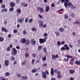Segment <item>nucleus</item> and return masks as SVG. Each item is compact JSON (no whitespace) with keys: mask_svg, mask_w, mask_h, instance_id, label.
Here are the masks:
<instances>
[{"mask_svg":"<svg viewBox=\"0 0 80 80\" xmlns=\"http://www.w3.org/2000/svg\"><path fill=\"white\" fill-rule=\"evenodd\" d=\"M66 57H68L67 58V59H66V58H64V62H68V60H69V58H71L70 60V63L71 65H73V63L72 62H74V59L75 58V57H73L69 55H66L65 56Z\"/></svg>","mask_w":80,"mask_h":80,"instance_id":"nucleus-1","label":"nucleus"},{"mask_svg":"<svg viewBox=\"0 0 80 80\" xmlns=\"http://www.w3.org/2000/svg\"><path fill=\"white\" fill-rule=\"evenodd\" d=\"M64 5L65 7H67L68 6L69 8H72V9H74L76 8V7H75V6H74L73 5V4L71 2H68V3L64 2Z\"/></svg>","mask_w":80,"mask_h":80,"instance_id":"nucleus-2","label":"nucleus"},{"mask_svg":"<svg viewBox=\"0 0 80 80\" xmlns=\"http://www.w3.org/2000/svg\"><path fill=\"white\" fill-rule=\"evenodd\" d=\"M39 43L40 44H42V43H44L45 42H46V40L45 39L40 38L39 39Z\"/></svg>","mask_w":80,"mask_h":80,"instance_id":"nucleus-3","label":"nucleus"},{"mask_svg":"<svg viewBox=\"0 0 80 80\" xmlns=\"http://www.w3.org/2000/svg\"><path fill=\"white\" fill-rule=\"evenodd\" d=\"M12 51L13 55H15L17 53V50L15 48H12Z\"/></svg>","mask_w":80,"mask_h":80,"instance_id":"nucleus-4","label":"nucleus"},{"mask_svg":"<svg viewBox=\"0 0 80 80\" xmlns=\"http://www.w3.org/2000/svg\"><path fill=\"white\" fill-rule=\"evenodd\" d=\"M30 43L32 45H36V41L34 39L30 40Z\"/></svg>","mask_w":80,"mask_h":80,"instance_id":"nucleus-5","label":"nucleus"},{"mask_svg":"<svg viewBox=\"0 0 80 80\" xmlns=\"http://www.w3.org/2000/svg\"><path fill=\"white\" fill-rule=\"evenodd\" d=\"M38 10L39 11L40 13H43L44 12V9L43 8H41L40 7H39L38 8Z\"/></svg>","mask_w":80,"mask_h":80,"instance_id":"nucleus-6","label":"nucleus"},{"mask_svg":"<svg viewBox=\"0 0 80 80\" xmlns=\"http://www.w3.org/2000/svg\"><path fill=\"white\" fill-rule=\"evenodd\" d=\"M40 68H34L32 70V73H35L37 72H38L39 70H40Z\"/></svg>","mask_w":80,"mask_h":80,"instance_id":"nucleus-7","label":"nucleus"},{"mask_svg":"<svg viewBox=\"0 0 80 80\" xmlns=\"http://www.w3.org/2000/svg\"><path fill=\"white\" fill-rule=\"evenodd\" d=\"M61 72H60V71H59L58 72V73H57L58 75L57 77L59 79L61 78H62V75H61Z\"/></svg>","mask_w":80,"mask_h":80,"instance_id":"nucleus-8","label":"nucleus"},{"mask_svg":"<svg viewBox=\"0 0 80 80\" xmlns=\"http://www.w3.org/2000/svg\"><path fill=\"white\" fill-rule=\"evenodd\" d=\"M42 77L43 78H47V75L45 73L44 71L42 72Z\"/></svg>","mask_w":80,"mask_h":80,"instance_id":"nucleus-9","label":"nucleus"},{"mask_svg":"<svg viewBox=\"0 0 80 80\" xmlns=\"http://www.w3.org/2000/svg\"><path fill=\"white\" fill-rule=\"evenodd\" d=\"M20 42L21 43H24L27 42V40L25 38H22L21 39Z\"/></svg>","mask_w":80,"mask_h":80,"instance_id":"nucleus-10","label":"nucleus"},{"mask_svg":"<svg viewBox=\"0 0 80 80\" xmlns=\"http://www.w3.org/2000/svg\"><path fill=\"white\" fill-rule=\"evenodd\" d=\"M23 21H24V18H22L20 19H19L18 20V22L20 23H22Z\"/></svg>","mask_w":80,"mask_h":80,"instance_id":"nucleus-11","label":"nucleus"},{"mask_svg":"<svg viewBox=\"0 0 80 80\" xmlns=\"http://www.w3.org/2000/svg\"><path fill=\"white\" fill-rule=\"evenodd\" d=\"M2 32H8V30L4 27H2L1 28Z\"/></svg>","mask_w":80,"mask_h":80,"instance_id":"nucleus-12","label":"nucleus"},{"mask_svg":"<svg viewBox=\"0 0 80 80\" xmlns=\"http://www.w3.org/2000/svg\"><path fill=\"white\" fill-rule=\"evenodd\" d=\"M64 47H66L65 50H67V51H68V50H70V48L68 46V45L67 44H65L64 45Z\"/></svg>","mask_w":80,"mask_h":80,"instance_id":"nucleus-13","label":"nucleus"},{"mask_svg":"<svg viewBox=\"0 0 80 80\" xmlns=\"http://www.w3.org/2000/svg\"><path fill=\"white\" fill-rule=\"evenodd\" d=\"M50 6H47L46 7L45 12H49V10H50Z\"/></svg>","mask_w":80,"mask_h":80,"instance_id":"nucleus-14","label":"nucleus"},{"mask_svg":"<svg viewBox=\"0 0 80 80\" xmlns=\"http://www.w3.org/2000/svg\"><path fill=\"white\" fill-rule=\"evenodd\" d=\"M10 6L11 7H14L15 6V3L13 2H11L10 3Z\"/></svg>","mask_w":80,"mask_h":80,"instance_id":"nucleus-15","label":"nucleus"},{"mask_svg":"<svg viewBox=\"0 0 80 80\" xmlns=\"http://www.w3.org/2000/svg\"><path fill=\"white\" fill-rule=\"evenodd\" d=\"M5 66H8L9 65V61L8 60H5L4 61Z\"/></svg>","mask_w":80,"mask_h":80,"instance_id":"nucleus-16","label":"nucleus"},{"mask_svg":"<svg viewBox=\"0 0 80 80\" xmlns=\"http://www.w3.org/2000/svg\"><path fill=\"white\" fill-rule=\"evenodd\" d=\"M61 3H68L69 2V0H59V1H60Z\"/></svg>","mask_w":80,"mask_h":80,"instance_id":"nucleus-17","label":"nucleus"},{"mask_svg":"<svg viewBox=\"0 0 80 80\" xmlns=\"http://www.w3.org/2000/svg\"><path fill=\"white\" fill-rule=\"evenodd\" d=\"M50 73L52 76H53L54 74V71H53V68H52L51 69Z\"/></svg>","mask_w":80,"mask_h":80,"instance_id":"nucleus-18","label":"nucleus"},{"mask_svg":"<svg viewBox=\"0 0 80 80\" xmlns=\"http://www.w3.org/2000/svg\"><path fill=\"white\" fill-rule=\"evenodd\" d=\"M48 34L47 33H45L43 35V36L44 37V39H45V40H46V39H47L48 38Z\"/></svg>","mask_w":80,"mask_h":80,"instance_id":"nucleus-19","label":"nucleus"},{"mask_svg":"<svg viewBox=\"0 0 80 80\" xmlns=\"http://www.w3.org/2000/svg\"><path fill=\"white\" fill-rule=\"evenodd\" d=\"M27 78L28 77L27 76H22L21 79L22 80H26L27 79Z\"/></svg>","mask_w":80,"mask_h":80,"instance_id":"nucleus-20","label":"nucleus"},{"mask_svg":"<svg viewBox=\"0 0 80 80\" xmlns=\"http://www.w3.org/2000/svg\"><path fill=\"white\" fill-rule=\"evenodd\" d=\"M42 48V46L40 45L38 47V49L39 51H41Z\"/></svg>","mask_w":80,"mask_h":80,"instance_id":"nucleus-21","label":"nucleus"},{"mask_svg":"<svg viewBox=\"0 0 80 80\" xmlns=\"http://www.w3.org/2000/svg\"><path fill=\"white\" fill-rule=\"evenodd\" d=\"M31 30L33 32H36L37 30V29L35 27L32 28L31 29Z\"/></svg>","mask_w":80,"mask_h":80,"instance_id":"nucleus-22","label":"nucleus"},{"mask_svg":"<svg viewBox=\"0 0 80 80\" xmlns=\"http://www.w3.org/2000/svg\"><path fill=\"white\" fill-rule=\"evenodd\" d=\"M15 60V57L13 56H12L11 57L10 60H11V61H14Z\"/></svg>","mask_w":80,"mask_h":80,"instance_id":"nucleus-23","label":"nucleus"},{"mask_svg":"<svg viewBox=\"0 0 80 80\" xmlns=\"http://www.w3.org/2000/svg\"><path fill=\"white\" fill-rule=\"evenodd\" d=\"M7 11L8 10L7 8H5L1 10V12H7Z\"/></svg>","mask_w":80,"mask_h":80,"instance_id":"nucleus-24","label":"nucleus"},{"mask_svg":"<svg viewBox=\"0 0 80 80\" xmlns=\"http://www.w3.org/2000/svg\"><path fill=\"white\" fill-rule=\"evenodd\" d=\"M39 25L40 26V27H43V21H41V22Z\"/></svg>","mask_w":80,"mask_h":80,"instance_id":"nucleus-25","label":"nucleus"},{"mask_svg":"<svg viewBox=\"0 0 80 80\" xmlns=\"http://www.w3.org/2000/svg\"><path fill=\"white\" fill-rule=\"evenodd\" d=\"M4 41V38L2 37H0V42H3Z\"/></svg>","mask_w":80,"mask_h":80,"instance_id":"nucleus-26","label":"nucleus"},{"mask_svg":"<svg viewBox=\"0 0 80 80\" xmlns=\"http://www.w3.org/2000/svg\"><path fill=\"white\" fill-rule=\"evenodd\" d=\"M75 71L73 70H71L69 71V73H71V74H73V73H74Z\"/></svg>","mask_w":80,"mask_h":80,"instance_id":"nucleus-27","label":"nucleus"},{"mask_svg":"<svg viewBox=\"0 0 80 80\" xmlns=\"http://www.w3.org/2000/svg\"><path fill=\"white\" fill-rule=\"evenodd\" d=\"M30 44V40L29 39H28L27 40V42L26 43V45H28Z\"/></svg>","mask_w":80,"mask_h":80,"instance_id":"nucleus-28","label":"nucleus"},{"mask_svg":"<svg viewBox=\"0 0 80 80\" xmlns=\"http://www.w3.org/2000/svg\"><path fill=\"white\" fill-rule=\"evenodd\" d=\"M75 64H76V65H80V63L79 62V61H76L75 62Z\"/></svg>","mask_w":80,"mask_h":80,"instance_id":"nucleus-29","label":"nucleus"},{"mask_svg":"<svg viewBox=\"0 0 80 80\" xmlns=\"http://www.w3.org/2000/svg\"><path fill=\"white\" fill-rule=\"evenodd\" d=\"M32 56L33 57H34V58H36V57H37V54H36L35 53H33L32 54Z\"/></svg>","mask_w":80,"mask_h":80,"instance_id":"nucleus-30","label":"nucleus"},{"mask_svg":"<svg viewBox=\"0 0 80 80\" xmlns=\"http://www.w3.org/2000/svg\"><path fill=\"white\" fill-rule=\"evenodd\" d=\"M21 12H22V11L21 10V9L20 8L18 9L17 10V12L18 13H21Z\"/></svg>","mask_w":80,"mask_h":80,"instance_id":"nucleus-31","label":"nucleus"},{"mask_svg":"<svg viewBox=\"0 0 80 80\" xmlns=\"http://www.w3.org/2000/svg\"><path fill=\"white\" fill-rule=\"evenodd\" d=\"M64 17L65 19H68V15L67 14H65L64 16Z\"/></svg>","mask_w":80,"mask_h":80,"instance_id":"nucleus-32","label":"nucleus"},{"mask_svg":"<svg viewBox=\"0 0 80 80\" xmlns=\"http://www.w3.org/2000/svg\"><path fill=\"white\" fill-rule=\"evenodd\" d=\"M43 50L44 52V53H47V48L46 47H45L43 48Z\"/></svg>","mask_w":80,"mask_h":80,"instance_id":"nucleus-33","label":"nucleus"},{"mask_svg":"<svg viewBox=\"0 0 80 80\" xmlns=\"http://www.w3.org/2000/svg\"><path fill=\"white\" fill-rule=\"evenodd\" d=\"M55 33H56V35H57V36H58L59 35H60V32L58 31H56L55 32Z\"/></svg>","mask_w":80,"mask_h":80,"instance_id":"nucleus-34","label":"nucleus"},{"mask_svg":"<svg viewBox=\"0 0 80 80\" xmlns=\"http://www.w3.org/2000/svg\"><path fill=\"white\" fill-rule=\"evenodd\" d=\"M59 31L61 32H63L64 31V29L63 28H59Z\"/></svg>","mask_w":80,"mask_h":80,"instance_id":"nucleus-35","label":"nucleus"},{"mask_svg":"<svg viewBox=\"0 0 80 80\" xmlns=\"http://www.w3.org/2000/svg\"><path fill=\"white\" fill-rule=\"evenodd\" d=\"M46 75H49V72L47 70H45V72Z\"/></svg>","mask_w":80,"mask_h":80,"instance_id":"nucleus-36","label":"nucleus"},{"mask_svg":"<svg viewBox=\"0 0 80 80\" xmlns=\"http://www.w3.org/2000/svg\"><path fill=\"white\" fill-rule=\"evenodd\" d=\"M71 16L72 17V18H75V14H74V13H72L71 14Z\"/></svg>","mask_w":80,"mask_h":80,"instance_id":"nucleus-37","label":"nucleus"},{"mask_svg":"<svg viewBox=\"0 0 80 80\" xmlns=\"http://www.w3.org/2000/svg\"><path fill=\"white\" fill-rule=\"evenodd\" d=\"M26 63V61H24L22 62V65H25V63Z\"/></svg>","mask_w":80,"mask_h":80,"instance_id":"nucleus-38","label":"nucleus"},{"mask_svg":"<svg viewBox=\"0 0 80 80\" xmlns=\"http://www.w3.org/2000/svg\"><path fill=\"white\" fill-rule=\"evenodd\" d=\"M9 10L10 12H12V11H13V10H14V9L13 8L11 7L9 9Z\"/></svg>","mask_w":80,"mask_h":80,"instance_id":"nucleus-39","label":"nucleus"},{"mask_svg":"<svg viewBox=\"0 0 80 80\" xmlns=\"http://www.w3.org/2000/svg\"><path fill=\"white\" fill-rule=\"evenodd\" d=\"M25 57H29V54L28 53H26L25 54Z\"/></svg>","mask_w":80,"mask_h":80,"instance_id":"nucleus-40","label":"nucleus"},{"mask_svg":"<svg viewBox=\"0 0 80 80\" xmlns=\"http://www.w3.org/2000/svg\"><path fill=\"white\" fill-rule=\"evenodd\" d=\"M32 22H33V19L32 18H31V19H30L28 21V22L29 23H32Z\"/></svg>","mask_w":80,"mask_h":80,"instance_id":"nucleus-41","label":"nucleus"},{"mask_svg":"<svg viewBox=\"0 0 80 80\" xmlns=\"http://www.w3.org/2000/svg\"><path fill=\"white\" fill-rule=\"evenodd\" d=\"M47 60V58L46 57H44L42 58V60L43 61H45Z\"/></svg>","mask_w":80,"mask_h":80,"instance_id":"nucleus-42","label":"nucleus"},{"mask_svg":"<svg viewBox=\"0 0 80 80\" xmlns=\"http://www.w3.org/2000/svg\"><path fill=\"white\" fill-rule=\"evenodd\" d=\"M10 48L9 47H8L7 49V52H10Z\"/></svg>","mask_w":80,"mask_h":80,"instance_id":"nucleus-43","label":"nucleus"},{"mask_svg":"<svg viewBox=\"0 0 80 80\" xmlns=\"http://www.w3.org/2000/svg\"><path fill=\"white\" fill-rule=\"evenodd\" d=\"M38 16L40 18H41V19H42V18H43V17L42 16V15L40 14H38Z\"/></svg>","mask_w":80,"mask_h":80,"instance_id":"nucleus-44","label":"nucleus"},{"mask_svg":"<svg viewBox=\"0 0 80 80\" xmlns=\"http://www.w3.org/2000/svg\"><path fill=\"white\" fill-rule=\"evenodd\" d=\"M34 62H35V59H33L31 62V63H32V65H34Z\"/></svg>","mask_w":80,"mask_h":80,"instance_id":"nucleus-45","label":"nucleus"},{"mask_svg":"<svg viewBox=\"0 0 80 80\" xmlns=\"http://www.w3.org/2000/svg\"><path fill=\"white\" fill-rule=\"evenodd\" d=\"M57 45L58 46H60V45H61V42H60V41L58 42Z\"/></svg>","mask_w":80,"mask_h":80,"instance_id":"nucleus-46","label":"nucleus"},{"mask_svg":"<svg viewBox=\"0 0 80 80\" xmlns=\"http://www.w3.org/2000/svg\"><path fill=\"white\" fill-rule=\"evenodd\" d=\"M9 75H10V74L8 72H7L5 74V75L6 76H9Z\"/></svg>","mask_w":80,"mask_h":80,"instance_id":"nucleus-47","label":"nucleus"},{"mask_svg":"<svg viewBox=\"0 0 80 80\" xmlns=\"http://www.w3.org/2000/svg\"><path fill=\"white\" fill-rule=\"evenodd\" d=\"M13 32L14 33H17V29H14L13 30Z\"/></svg>","mask_w":80,"mask_h":80,"instance_id":"nucleus-48","label":"nucleus"},{"mask_svg":"<svg viewBox=\"0 0 80 80\" xmlns=\"http://www.w3.org/2000/svg\"><path fill=\"white\" fill-rule=\"evenodd\" d=\"M22 33H23V34L24 35H25V34H26V33H27V32H26V31H25V30H24L23 31Z\"/></svg>","mask_w":80,"mask_h":80,"instance_id":"nucleus-49","label":"nucleus"},{"mask_svg":"<svg viewBox=\"0 0 80 80\" xmlns=\"http://www.w3.org/2000/svg\"><path fill=\"white\" fill-rule=\"evenodd\" d=\"M65 48L64 47H62L61 48V50H65Z\"/></svg>","mask_w":80,"mask_h":80,"instance_id":"nucleus-50","label":"nucleus"},{"mask_svg":"<svg viewBox=\"0 0 80 80\" xmlns=\"http://www.w3.org/2000/svg\"><path fill=\"white\" fill-rule=\"evenodd\" d=\"M76 23L77 24V25H80V21H77V22H76Z\"/></svg>","mask_w":80,"mask_h":80,"instance_id":"nucleus-51","label":"nucleus"},{"mask_svg":"<svg viewBox=\"0 0 80 80\" xmlns=\"http://www.w3.org/2000/svg\"><path fill=\"white\" fill-rule=\"evenodd\" d=\"M52 59H55V56L54 54H53L52 56Z\"/></svg>","mask_w":80,"mask_h":80,"instance_id":"nucleus-52","label":"nucleus"},{"mask_svg":"<svg viewBox=\"0 0 80 80\" xmlns=\"http://www.w3.org/2000/svg\"><path fill=\"white\" fill-rule=\"evenodd\" d=\"M1 8H5V5H2V6H1Z\"/></svg>","mask_w":80,"mask_h":80,"instance_id":"nucleus-53","label":"nucleus"},{"mask_svg":"<svg viewBox=\"0 0 80 80\" xmlns=\"http://www.w3.org/2000/svg\"><path fill=\"white\" fill-rule=\"evenodd\" d=\"M17 76L18 77V78H20L21 77V75H20V74H18Z\"/></svg>","mask_w":80,"mask_h":80,"instance_id":"nucleus-54","label":"nucleus"},{"mask_svg":"<svg viewBox=\"0 0 80 80\" xmlns=\"http://www.w3.org/2000/svg\"><path fill=\"white\" fill-rule=\"evenodd\" d=\"M65 41H62L61 42V45H63L65 44Z\"/></svg>","mask_w":80,"mask_h":80,"instance_id":"nucleus-55","label":"nucleus"},{"mask_svg":"<svg viewBox=\"0 0 80 80\" xmlns=\"http://www.w3.org/2000/svg\"><path fill=\"white\" fill-rule=\"evenodd\" d=\"M51 6L52 7H55V4L54 3H52L51 4Z\"/></svg>","mask_w":80,"mask_h":80,"instance_id":"nucleus-56","label":"nucleus"},{"mask_svg":"<svg viewBox=\"0 0 80 80\" xmlns=\"http://www.w3.org/2000/svg\"><path fill=\"white\" fill-rule=\"evenodd\" d=\"M16 48L17 49H18L19 50V49H20V47L19 46H17L16 47Z\"/></svg>","mask_w":80,"mask_h":80,"instance_id":"nucleus-57","label":"nucleus"},{"mask_svg":"<svg viewBox=\"0 0 80 80\" xmlns=\"http://www.w3.org/2000/svg\"><path fill=\"white\" fill-rule=\"evenodd\" d=\"M47 63H45L43 65V67H47Z\"/></svg>","mask_w":80,"mask_h":80,"instance_id":"nucleus-58","label":"nucleus"},{"mask_svg":"<svg viewBox=\"0 0 80 80\" xmlns=\"http://www.w3.org/2000/svg\"><path fill=\"white\" fill-rule=\"evenodd\" d=\"M20 0H16L17 3L18 4V3H20Z\"/></svg>","mask_w":80,"mask_h":80,"instance_id":"nucleus-59","label":"nucleus"},{"mask_svg":"<svg viewBox=\"0 0 80 80\" xmlns=\"http://www.w3.org/2000/svg\"><path fill=\"white\" fill-rule=\"evenodd\" d=\"M8 37L9 38H11L12 37V35L11 34H8Z\"/></svg>","mask_w":80,"mask_h":80,"instance_id":"nucleus-60","label":"nucleus"},{"mask_svg":"<svg viewBox=\"0 0 80 80\" xmlns=\"http://www.w3.org/2000/svg\"><path fill=\"white\" fill-rule=\"evenodd\" d=\"M55 58H58V54H56L55 55Z\"/></svg>","mask_w":80,"mask_h":80,"instance_id":"nucleus-61","label":"nucleus"},{"mask_svg":"<svg viewBox=\"0 0 80 80\" xmlns=\"http://www.w3.org/2000/svg\"><path fill=\"white\" fill-rule=\"evenodd\" d=\"M28 18H26L25 19V22L27 23L28 22Z\"/></svg>","mask_w":80,"mask_h":80,"instance_id":"nucleus-62","label":"nucleus"},{"mask_svg":"<svg viewBox=\"0 0 80 80\" xmlns=\"http://www.w3.org/2000/svg\"><path fill=\"white\" fill-rule=\"evenodd\" d=\"M72 34L73 36H75V35H76L75 32H73L72 33Z\"/></svg>","mask_w":80,"mask_h":80,"instance_id":"nucleus-63","label":"nucleus"},{"mask_svg":"<svg viewBox=\"0 0 80 80\" xmlns=\"http://www.w3.org/2000/svg\"><path fill=\"white\" fill-rule=\"evenodd\" d=\"M51 80H56V78H51Z\"/></svg>","mask_w":80,"mask_h":80,"instance_id":"nucleus-64","label":"nucleus"}]
</instances>
